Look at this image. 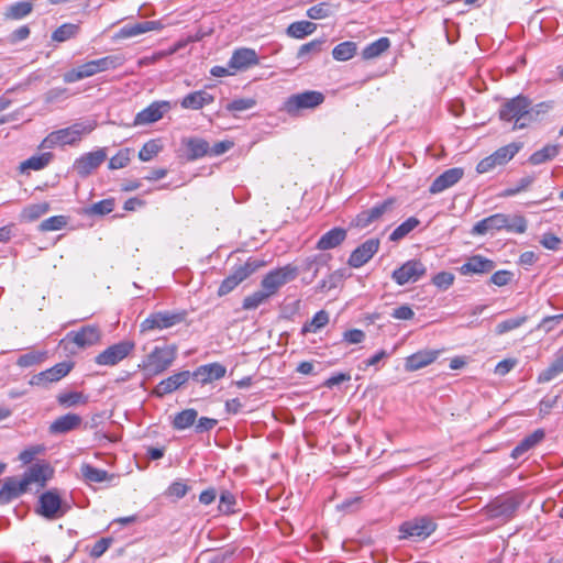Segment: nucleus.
Returning <instances> with one entry per match:
<instances>
[{
  "label": "nucleus",
  "instance_id": "1",
  "mask_svg": "<svg viewBox=\"0 0 563 563\" xmlns=\"http://www.w3.org/2000/svg\"><path fill=\"white\" fill-rule=\"evenodd\" d=\"M53 470L47 463H35L30 466L21 476L7 477L0 488V504H9L21 495L31 492L33 486L35 492L46 486L47 481L52 477Z\"/></svg>",
  "mask_w": 563,
  "mask_h": 563
},
{
  "label": "nucleus",
  "instance_id": "2",
  "mask_svg": "<svg viewBox=\"0 0 563 563\" xmlns=\"http://www.w3.org/2000/svg\"><path fill=\"white\" fill-rule=\"evenodd\" d=\"M499 118L514 122L512 130L527 128L534 119L531 101L522 95L507 100L499 110Z\"/></svg>",
  "mask_w": 563,
  "mask_h": 563
},
{
  "label": "nucleus",
  "instance_id": "3",
  "mask_svg": "<svg viewBox=\"0 0 563 563\" xmlns=\"http://www.w3.org/2000/svg\"><path fill=\"white\" fill-rule=\"evenodd\" d=\"M93 123L77 122L70 126L51 132L40 144L41 150L74 145L95 129Z\"/></svg>",
  "mask_w": 563,
  "mask_h": 563
},
{
  "label": "nucleus",
  "instance_id": "4",
  "mask_svg": "<svg viewBox=\"0 0 563 563\" xmlns=\"http://www.w3.org/2000/svg\"><path fill=\"white\" fill-rule=\"evenodd\" d=\"M177 357L176 345L155 346L139 364L141 371L148 376L159 375L172 366Z\"/></svg>",
  "mask_w": 563,
  "mask_h": 563
},
{
  "label": "nucleus",
  "instance_id": "5",
  "mask_svg": "<svg viewBox=\"0 0 563 563\" xmlns=\"http://www.w3.org/2000/svg\"><path fill=\"white\" fill-rule=\"evenodd\" d=\"M324 95L317 90H307L289 96L283 106V110L291 117H296L302 110L316 109L324 101Z\"/></svg>",
  "mask_w": 563,
  "mask_h": 563
},
{
  "label": "nucleus",
  "instance_id": "6",
  "mask_svg": "<svg viewBox=\"0 0 563 563\" xmlns=\"http://www.w3.org/2000/svg\"><path fill=\"white\" fill-rule=\"evenodd\" d=\"M187 314L186 310L153 312L141 322L140 331L144 333L153 330L169 329L184 322Z\"/></svg>",
  "mask_w": 563,
  "mask_h": 563
},
{
  "label": "nucleus",
  "instance_id": "7",
  "mask_svg": "<svg viewBox=\"0 0 563 563\" xmlns=\"http://www.w3.org/2000/svg\"><path fill=\"white\" fill-rule=\"evenodd\" d=\"M521 148L520 143H510L499 147L489 156L478 162L476 172L478 174H485L492 172L497 166L506 165Z\"/></svg>",
  "mask_w": 563,
  "mask_h": 563
},
{
  "label": "nucleus",
  "instance_id": "8",
  "mask_svg": "<svg viewBox=\"0 0 563 563\" xmlns=\"http://www.w3.org/2000/svg\"><path fill=\"white\" fill-rule=\"evenodd\" d=\"M297 275V267L288 264L267 273L261 282V287L271 296H274L284 285L294 280Z\"/></svg>",
  "mask_w": 563,
  "mask_h": 563
},
{
  "label": "nucleus",
  "instance_id": "9",
  "mask_svg": "<svg viewBox=\"0 0 563 563\" xmlns=\"http://www.w3.org/2000/svg\"><path fill=\"white\" fill-rule=\"evenodd\" d=\"M66 511L67 507L63 506L57 489H49L40 496L36 512L43 518L55 520L62 518Z\"/></svg>",
  "mask_w": 563,
  "mask_h": 563
},
{
  "label": "nucleus",
  "instance_id": "10",
  "mask_svg": "<svg viewBox=\"0 0 563 563\" xmlns=\"http://www.w3.org/2000/svg\"><path fill=\"white\" fill-rule=\"evenodd\" d=\"M427 274L426 265L419 260H409L391 274L394 282L404 286L409 283H416Z\"/></svg>",
  "mask_w": 563,
  "mask_h": 563
},
{
  "label": "nucleus",
  "instance_id": "11",
  "mask_svg": "<svg viewBox=\"0 0 563 563\" xmlns=\"http://www.w3.org/2000/svg\"><path fill=\"white\" fill-rule=\"evenodd\" d=\"M437 529V523L430 517H419L405 521L399 531L402 538L426 539Z\"/></svg>",
  "mask_w": 563,
  "mask_h": 563
},
{
  "label": "nucleus",
  "instance_id": "12",
  "mask_svg": "<svg viewBox=\"0 0 563 563\" xmlns=\"http://www.w3.org/2000/svg\"><path fill=\"white\" fill-rule=\"evenodd\" d=\"M71 362H60L53 367L45 369L38 374H35L29 380L31 386H37L46 388L49 384L60 380L65 377L73 368Z\"/></svg>",
  "mask_w": 563,
  "mask_h": 563
},
{
  "label": "nucleus",
  "instance_id": "13",
  "mask_svg": "<svg viewBox=\"0 0 563 563\" xmlns=\"http://www.w3.org/2000/svg\"><path fill=\"white\" fill-rule=\"evenodd\" d=\"M132 341L115 343L96 356V363L103 366H113L125 358L134 349Z\"/></svg>",
  "mask_w": 563,
  "mask_h": 563
},
{
  "label": "nucleus",
  "instance_id": "14",
  "mask_svg": "<svg viewBox=\"0 0 563 563\" xmlns=\"http://www.w3.org/2000/svg\"><path fill=\"white\" fill-rule=\"evenodd\" d=\"M394 205L395 199L388 198L383 202L375 205L371 209L360 212L352 221V224L356 228L364 229L369 224L380 220L387 212H390L394 208Z\"/></svg>",
  "mask_w": 563,
  "mask_h": 563
},
{
  "label": "nucleus",
  "instance_id": "15",
  "mask_svg": "<svg viewBox=\"0 0 563 563\" xmlns=\"http://www.w3.org/2000/svg\"><path fill=\"white\" fill-rule=\"evenodd\" d=\"M172 103L167 100L154 101L140 111L133 121L134 126L147 125L161 120L169 110Z\"/></svg>",
  "mask_w": 563,
  "mask_h": 563
},
{
  "label": "nucleus",
  "instance_id": "16",
  "mask_svg": "<svg viewBox=\"0 0 563 563\" xmlns=\"http://www.w3.org/2000/svg\"><path fill=\"white\" fill-rule=\"evenodd\" d=\"M107 158L106 148H99L93 152L86 153L78 157L74 163V170L80 177L89 176L97 169Z\"/></svg>",
  "mask_w": 563,
  "mask_h": 563
},
{
  "label": "nucleus",
  "instance_id": "17",
  "mask_svg": "<svg viewBox=\"0 0 563 563\" xmlns=\"http://www.w3.org/2000/svg\"><path fill=\"white\" fill-rule=\"evenodd\" d=\"M520 500L512 496H501L487 505V514L490 518H511L517 511Z\"/></svg>",
  "mask_w": 563,
  "mask_h": 563
},
{
  "label": "nucleus",
  "instance_id": "18",
  "mask_svg": "<svg viewBox=\"0 0 563 563\" xmlns=\"http://www.w3.org/2000/svg\"><path fill=\"white\" fill-rule=\"evenodd\" d=\"M378 249L379 240L368 239L351 253L347 264L351 267L358 268L365 265L377 253Z\"/></svg>",
  "mask_w": 563,
  "mask_h": 563
},
{
  "label": "nucleus",
  "instance_id": "19",
  "mask_svg": "<svg viewBox=\"0 0 563 563\" xmlns=\"http://www.w3.org/2000/svg\"><path fill=\"white\" fill-rule=\"evenodd\" d=\"M191 377L189 371H181L175 373L167 378L161 380L153 389L152 394L156 397H164L165 395L172 394L178 388L183 387Z\"/></svg>",
  "mask_w": 563,
  "mask_h": 563
},
{
  "label": "nucleus",
  "instance_id": "20",
  "mask_svg": "<svg viewBox=\"0 0 563 563\" xmlns=\"http://www.w3.org/2000/svg\"><path fill=\"white\" fill-rule=\"evenodd\" d=\"M258 63L260 60L255 49L242 47L233 52L229 60V67L236 73L246 70L255 65H258Z\"/></svg>",
  "mask_w": 563,
  "mask_h": 563
},
{
  "label": "nucleus",
  "instance_id": "21",
  "mask_svg": "<svg viewBox=\"0 0 563 563\" xmlns=\"http://www.w3.org/2000/svg\"><path fill=\"white\" fill-rule=\"evenodd\" d=\"M225 373V366L218 362H214L197 367L191 373V377L196 379L198 383L206 385L212 383L213 380L221 379L222 377H224Z\"/></svg>",
  "mask_w": 563,
  "mask_h": 563
},
{
  "label": "nucleus",
  "instance_id": "22",
  "mask_svg": "<svg viewBox=\"0 0 563 563\" xmlns=\"http://www.w3.org/2000/svg\"><path fill=\"white\" fill-rule=\"evenodd\" d=\"M100 330L96 325L82 327L79 331H71L66 339L75 343L78 347H88L99 342Z\"/></svg>",
  "mask_w": 563,
  "mask_h": 563
},
{
  "label": "nucleus",
  "instance_id": "23",
  "mask_svg": "<svg viewBox=\"0 0 563 563\" xmlns=\"http://www.w3.org/2000/svg\"><path fill=\"white\" fill-rule=\"evenodd\" d=\"M463 175L464 170L460 167L446 169L432 181L429 191L433 195L440 194L459 183Z\"/></svg>",
  "mask_w": 563,
  "mask_h": 563
},
{
  "label": "nucleus",
  "instance_id": "24",
  "mask_svg": "<svg viewBox=\"0 0 563 563\" xmlns=\"http://www.w3.org/2000/svg\"><path fill=\"white\" fill-rule=\"evenodd\" d=\"M440 355L439 350H421L405 358V369L415 372L432 364Z\"/></svg>",
  "mask_w": 563,
  "mask_h": 563
},
{
  "label": "nucleus",
  "instance_id": "25",
  "mask_svg": "<svg viewBox=\"0 0 563 563\" xmlns=\"http://www.w3.org/2000/svg\"><path fill=\"white\" fill-rule=\"evenodd\" d=\"M495 262L482 255H473L460 267L464 276L473 274H488L495 268Z\"/></svg>",
  "mask_w": 563,
  "mask_h": 563
},
{
  "label": "nucleus",
  "instance_id": "26",
  "mask_svg": "<svg viewBox=\"0 0 563 563\" xmlns=\"http://www.w3.org/2000/svg\"><path fill=\"white\" fill-rule=\"evenodd\" d=\"M507 214L495 213L476 222L471 231L473 235H485L494 231H500L506 227Z\"/></svg>",
  "mask_w": 563,
  "mask_h": 563
},
{
  "label": "nucleus",
  "instance_id": "27",
  "mask_svg": "<svg viewBox=\"0 0 563 563\" xmlns=\"http://www.w3.org/2000/svg\"><path fill=\"white\" fill-rule=\"evenodd\" d=\"M81 417L77 413H66L55 419L48 428L51 434H65L76 430L81 424Z\"/></svg>",
  "mask_w": 563,
  "mask_h": 563
},
{
  "label": "nucleus",
  "instance_id": "28",
  "mask_svg": "<svg viewBox=\"0 0 563 563\" xmlns=\"http://www.w3.org/2000/svg\"><path fill=\"white\" fill-rule=\"evenodd\" d=\"M162 29L159 21H144L133 24H125L115 34V38H130L144 34L150 31Z\"/></svg>",
  "mask_w": 563,
  "mask_h": 563
},
{
  "label": "nucleus",
  "instance_id": "29",
  "mask_svg": "<svg viewBox=\"0 0 563 563\" xmlns=\"http://www.w3.org/2000/svg\"><path fill=\"white\" fill-rule=\"evenodd\" d=\"M213 101L214 97L211 93L206 90H197L186 95L181 99L180 106L184 109L199 110L205 106L211 104Z\"/></svg>",
  "mask_w": 563,
  "mask_h": 563
},
{
  "label": "nucleus",
  "instance_id": "30",
  "mask_svg": "<svg viewBox=\"0 0 563 563\" xmlns=\"http://www.w3.org/2000/svg\"><path fill=\"white\" fill-rule=\"evenodd\" d=\"M346 234L345 229L339 227L333 228L321 235L317 243V249L321 251L334 249L345 241Z\"/></svg>",
  "mask_w": 563,
  "mask_h": 563
},
{
  "label": "nucleus",
  "instance_id": "31",
  "mask_svg": "<svg viewBox=\"0 0 563 563\" xmlns=\"http://www.w3.org/2000/svg\"><path fill=\"white\" fill-rule=\"evenodd\" d=\"M96 74H98L96 63H95V60H89L82 65H79L76 68H73V69L66 71L63 75V80L66 84H73V82L79 81L84 78L91 77Z\"/></svg>",
  "mask_w": 563,
  "mask_h": 563
},
{
  "label": "nucleus",
  "instance_id": "32",
  "mask_svg": "<svg viewBox=\"0 0 563 563\" xmlns=\"http://www.w3.org/2000/svg\"><path fill=\"white\" fill-rule=\"evenodd\" d=\"M545 437L543 429H537L531 434L523 438L511 451V457L518 459L526 452L539 444Z\"/></svg>",
  "mask_w": 563,
  "mask_h": 563
},
{
  "label": "nucleus",
  "instance_id": "33",
  "mask_svg": "<svg viewBox=\"0 0 563 563\" xmlns=\"http://www.w3.org/2000/svg\"><path fill=\"white\" fill-rule=\"evenodd\" d=\"M185 145L188 150L187 158L195 161L209 154V143L199 137H189L185 141Z\"/></svg>",
  "mask_w": 563,
  "mask_h": 563
},
{
  "label": "nucleus",
  "instance_id": "34",
  "mask_svg": "<svg viewBox=\"0 0 563 563\" xmlns=\"http://www.w3.org/2000/svg\"><path fill=\"white\" fill-rule=\"evenodd\" d=\"M53 157L54 155L51 152L33 155L21 163L20 169L21 172H24L26 169L41 170L52 162Z\"/></svg>",
  "mask_w": 563,
  "mask_h": 563
},
{
  "label": "nucleus",
  "instance_id": "35",
  "mask_svg": "<svg viewBox=\"0 0 563 563\" xmlns=\"http://www.w3.org/2000/svg\"><path fill=\"white\" fill-rule=\"evenodd\" d=\"M563 373V351H560L554 361L538 376V383H548Z\"/></svg>",
  "mask_w": 563,
  "mask_h": 563
},
{
  "label": "nucleus",
  "instance_id": "36",
  "mask_svg": "<svg viewBox=\"0 0 563 563\" xmlns=\"http://www.w3.org/2000/svg\"><path fill=\"white\" fill-rule=\"evenodd\" d=\"M197 417L198 412L196 409H185L174 417L173 428L176 430H185L195 424Z\"/></svg>",
  "mask_w": 563,
  "mask_h": 563
},
{
  "label": "nucleus",
  "instance_id": "37",
  "mask_svg": "<svg viewBox=\"0 0 563 563\" xmlns=\"http://www.w3.org/2000/svg\"><path fill=\"white\" fill-rule=\"evenodd\" d=\"M560 152V146L556 144H548L541 150L534 152L530 157L529 162L532 165H540L552 158H554Z\"/></svg>",
  "mask_w": 563,
  "mask_h": 563
},
{
  "label": "nucleus",
  "instance_id": "38",
  "mask_svg": "<svg viewBox=\"0 0 563 563\" xmlns=\"http://www.w3.org/2000/svg\"><path fill=\"white\" fill-rule=\"evenodd\" d=\"M57 402L64 408H70L87 404L88 396L84 395L81 391L60 393L57 396Z\"/></svg>",
  "mask_w": 563,
  "mask_h": 563
},
{
  "label": "nucleus",
  "instance_id": "39",
  "mask_svg": "<svg viewBox=\"0 0 563 563\" xmlns=\"http://www.w3.org/2000/svg\"><path fill=\"white\" fill-rule=\"evenodd\" d=\"M390 47V41L388 37H380L373 43L368 44L363 49V57L365 59H372L378 57Z\"/></svg>",
  "mask_w": 563,
  "mask_h": 563
},
{
  "label": "nucleus",
  "instance_id": "40",
  "mask_svg": "<svg viewBox=\"0 0 563 563\" xmlns=\"http://www.w3.org/2000/svg\"><path fill=\"white\" fill-rule=\"evenodd\" d=\"M244 279L241 273L234 267L233 272L222 280L218 288V296L222 297L235 289Z\"/></svg>",
  "mask_w": 563,
  "mask_h": 563
},
{
  "label": "nucleus",
  "instance_id": "41",
  "mask_svg": "<svg viewBox=\"0 0 563 563\" xmlns=\"http://www.w3.org/2000/svg\"><path fill=\"white\" fill-rule=\"evenodd\" d=\"M316 24L309 21H297L287 29V34L295 38H303L316 30Z\"/></svg>",
  "mask_w": 563,
  "mask_h": 563
},
{
  "label": "nucleus",
  "instance_id": "42",
  "mask_svg": "<svg viewBox=\"0 0 563 563\" xmlns=\"http://www.w3.org/2000/svg\"><path fill=\"white\" fill-rule=\"evenodd\" d=\"M48 210V202L32 203L22 210L21 218L23 221L32 222L45 214Z\"/></svg>",
  "mask_w": 563,
  "mask_h": 563
},
{
  "label": "nucleus",
  "instance_id": "43",
  "mask_svg": "<svg viewBox=\"0 0 563 563\" xmlns=\"http://www.w3.org/2000/svg\"><path fill=\"white\" fill-rule=\"evenodd\" d=\"M272 296L264 289L254 291L243 299L242 308L244 310H253L266 302Z\"/></svg>",
  "mask_w": 563,
  "mask_h": 563
},
{
  "label": "nucleus",
  "instance_id": "44",
  "mask_svg": "<svg viewBox=\"0 0 563 563\" xmlns=\"http://www.w3.org/2000/svg\"><path fill=\"white\" fill-rule=\"evenodd\" d=\"M32 3L29 1L15 2L8 7L4 15L10 20H20L32 12Z\"/></svg>",
  "mask_w": 563,
  "mask_h": 563
},
{
  "label": "nucleus",
  "instance_id": "45",
  "mask_svg": "<svg viewBox=\"0 0 563 563\" xmlns=\"http://www.w3.org/2000/svg\"><path fill=\"white\" fill-rule=\"evenodd\" d=\"M79 24L64 23L53 32L52 40L55 42H65L75 37L79 33Z\"/></svg>",
  "mask_w": 563,
  "mask_h": 563
},
{
  "label": "nucleus",
  "instance_id": "46",
  "mask_svg": "<svg viewBox=\"0 0 563 563\" xmlns=\"http://www.w3.org/2000/svg\"><path fill=\"white\" fill-rule=\"evenodd\" d=\"M420 221L415 218L410 217L406 221H404L400 225H398L389 235L390 241H399L404 239L406 235H408L413 229H416L419 225Z\"/></svg>",
  "mask_w": 563,
  "mask_h": 563
},
{
  "label": "nucleus",
  "instance_id": "47",
  "mask_svg": "<svg viewBox=\"0 0 563 563\" xmlns=\"http://www.w3.org/2000/svg\"><path fill=\"white\" fill-rule=\"evenodd\" d=\"M528 222L527 219L521 214H507L506 230L510 233L522 234L527 231Z\"/></svg>",
  "mask_w": 563,
  "mask_h": 563
},
{
  "label": "nucleus",
  "instance_id": "48",
  "mask_svg": "<svg viewBox=\"0 0 563 563\" xmlns=\"http://www.w3.org/2000/svg\"><path fill=\"white\" fill-rule=\"evenodd\" d=\"M47 358L46 351H32L19 356L16 364L20 367H31L43 363Z\"/></svg>",
  "mask_w": 563,
  "mask_h": 563
},
{
  "label": "nucleus",
  "instance_id": "49",
  "mask_svg": "<svg viewBox=\"0 0 563 563\" xmlns=\"http://www.w3.org/2000/svg\"><path fill=\"white\" fill-rule=\"evenodd\" d=\"M356 53V44L353 42H343L338 44L333 51L332 56L334 59L345 62L351 59Z\"/></svg>",
  "mask_w": 563,
  "mask_h": 563
},
{
  "label": "nucleus",
  "instance_id": "50",
  "mask_svg": "<svg viewBox=\"0 0 563 563\" xmlns=\"http://www.w3.org/2000/svg\"><path fill=\"white\" fill-rule=\"evenodd\" d=\"M98 73L117 69L124 63V57L121 55H109L99 59H95Z\"/></svg>",
  "mask_w": 563,
  "mask_h": 563
},
{
  "label": "nucleus",
  "instance_id": "51",
  "mask_svg": "<svg viewBox=\"0 0 563 563\" xmlns=\"http://www.w3.org/2000/svg\"><path fill=\"white\" fill-rule=\"evenodd\" d=\"M329 323V313L325 310L318 311L309 323L302 327V333L317 332Z\"/></svg>",
  "mask_w": 563,
  "mask_h": 563
},
{
  "label": "nucleus",
  "instance_id": "52",
  "mask_svg": "<svg viewBox=\"0 0 563 563\" xmlns=\"http://www.w3.org/2000/svg\"><path fill=\"white\" fill-rule=\"evenodd\" d=\"M527 320H528V317H526V316L504 320L496 325L495 333L497 335H503L507 332L518 329L523 323H526Z\"/></svg>",
  "mask_w": 563,
  "mask_h": 563
},
{
  "label": "nucleus",
  "instance_id": "53",
  "mask_svg": "<svg viewBox=\"0 0 563 563\" xmlns=\"http://www.w3.org/2000/svg\"><path fill=\"white\" fill-rule=\"evenodd\" d=\"M81 474L85 479L92 483H101L107 479L108 473L104 470L97 468L90 464H84L81 466Z\"/></svg>",
  "mask_w": 563,
  "mask_h": 563
},
{
  "label": "nucleus",
  "instance_id": "54",
  "mask_svg": "<svg viewBox=\"0 0 563 563\" xmlns=\"http://www.w3.org/2000/svg\"><path fill=\"white\" fill-rule=\"evenodd\" d=\"M235 505H236L235 496L229 490H223L221 493L220 499H219V506H218L219 511L224 515L233 514V512H235Z\"/></svg>",
  "mask_w": 563,
  "mask_h": 563
},
{
  "label": "nucleus",
  "instance_id": "55",
  "mask_svg": "<svg viewBox=\"0 0 563 563\" xmlns=\"http://www.w3.org/2000/svg\"><path fill=\"white\" fill-rule=\"evenodd\" d=\"M68 222L65 216H53L45 219L40 224V230L43 232L62 230Z\"/></svg>",
  "mask_w": 563,
  "mask_h": 563
},
{
  "label": "nucleus",
  "instance_id": "56",
  "mask_svg": "<svg viewBox=\"0 0 563 563\" xmlns=\"http://www.w3.org/2000/svg\"><path fill=\"white\" fill-rule=\"evenodd\" d=\"M132 151L130 148L120 150L114 156H112L109 161L110 169H120L125 167L131 159Z\"/></svg>",
  "mask_w": 563,
  "mask_h": 563
},
{
  "label": "nucleus",
  "instance_id": "57",
  "mask_svg": "<svg viewBox=\"0 0 563 563\" xmlns=\"http://www.w3.org/2000/svg\"><path fill=\"white\" fill-rule=\"evenodd\" d=\"M161 145L156 140L146 142L139 152V158L142 162H148L156 156L161 151Z\"/></svg>",
  "mask_w": 563,
  "mask_h": 563
},
{
  "label": "nucleus",
  "instance_id": "58",
  "mask_svg": "<svg viewBox=\"0 0 563 563\" xmlns=\"http://www.w3.org/2000/svg\"><path fill=\"white\" fill-rule=\"evenodd\" d=\"M256 106V100L254 98H239L229 102L225 109L230 112H241L249 109H252Z\"/></svg>",
  "mask_w": 563,
  "mask_h": 563
},
{
  "label": "nucleus",
  "instance_id": "59",
  "mask_svg": "<svg viewBox=\"0 0 563 563\" xmlns=\"http://www.w3.org/2000/svg\"><path fill=\"white\" fill-rule=\"evenodd\" d=\"M455 276L450 272H440L432 277V284L440 290L449 289L454 283Z\"/></svg>",
  "mask_w": 563,
  "mask_h": 563
},
{
  "label": "nucleus",
  "instance_id": "60",
  "mask_svg": "<svg viewBox=\"0 0 563 563\" xmlns=\"http://www.w3.org/2000/svg\"><path fill=\"white\" fill-rule=\"evenodd\" d=\"M264 262L257 258H249L243 265L236 266V269L241 273L242 277L246 279L257 269L264 266Z\"/></svg>",
  "mask_w": 563,
  "mask_h": 563
},
{
  "label": "nucleus",
  "instance_id": "61",
  "mask_svg": "<svg viewBox=\"0 0 563 563\" xmlns=\"http://www.w3.org/2000/svg\"><path fill=\"white\" fill-rule=\"evenodd\" d=\"M331 14L330 5L328 3H318L307 10V15L313 20L328 18Z\"/></svg>",
  "mask_w": 563,
  "mask_h": 563
},
{
  "label": "nucleus",
  "instance_id": "62",
  "mask_svg": "<svg viewBox=\"0 0 563 563\" xmlns=\"http://www.w3.org/2000/svg\"><path fill=\"white\" fill-rule=\"evenodd\" d=\"M562 320L563 313L544 317L537 325V330H543L545 333H549L554 330Z\"/></svg>",
  "mask_w": 563,
  "mask_h": 563
},
{
  "label": "nucleus",
  "instance_id": "63",
  "mask_svg": "<svg viewBox=\"0 0 563 563\" xmlns=\"http://www.w3.org/2000/svg\"><path fill=\"white\" fill-rule=\"evenodd\" d=\"M114 209V200L113 199H103L93 203L90 208V213L106 216L112 212Z\"/></svg>",
  "mask_w": 563,
  "mask_h": 563
},
{
  "label": "nucleus",
  "instance_id": "64",
  "mask_svg": "<svg viewBox=\"0 0 563 563\" xmlns=\"http://www.w3.org/2000/svg\"><path fill=\"white\" fill-rule=\"evenodd\" d=\"M512 277H514V274L510 271L501 269V271L495 272L490 276V283L498 287H503V286L508 285L511 282Z\"/></svg>",
  "mask_w": 563,
  "mask_h": 563
}]
</instances>
